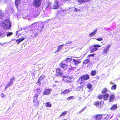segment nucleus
Wrapping results in <instances>:
<instances>
[{
	"instance_id": "f257e3e1",
	"label": "nucleus",
	"mask_w": 120,
	"mask_h": 120,
	"mask_svg": "<svg viewBox=\"0 0 120 120\" xmlns=\"http://www.w3.org/2000/svg\"><path fill=\"white\" fill-rule=\"evenodd\" d=\"M1 25L4 29L8 30L11 27V25L10 20L8 19H6L2 22Z\"/></svg>"
},
{
	"instance_id": "f03ea898",
	"label": "nucleus",
	"mask_w": 120,
	"mask_h": 120,
	"mask_svg": "<svg viewBox=\"0 0 120 120\" xmlns=\"http://www.w3.org/2000/svg\"><path fill=\"white\" fill-rule=\"evenodd\" d=\"M43 23H40V24L39 25V26H41L42 25V27H41L40 28L41 29V30H38H38H36V28H35H35H34V29H33L32 30H33L34 31V32H33V33H34V34H35V35H34L35 36V37H36L37 36V34L38 33V32L39 31H41L42 30V28L44 27V25H42V24Z\"/></svg>"
},
{
	"instance_id": "7ed1b4c3",
	"label": "nucleus",
	"mask_w": 120,
	"mask_h": 120,
	"mask_svg": "<svg viewBox=\"0 0 120 120\" xmlns=\"http://www.w3.org/2000/svg\"><path fill=\"white\" fill-rule=\"evenodd\" d=\"M102 117L101 115H94L91 118L90 120H100Z\"/></svg>"
},
{
	"instance_id": "20e7f679",
	"label": "nucleus",
	"mask_w": 120,
	"mask_h": 120,
	"mask_svg": "<svg viewBox=\"0 0 120 120\" xmlns=\"http://www.w3.org/2000/svg\"><path fill=\"white\" fill-rule=\"evenodd\" d=\"M42 0H34L33 5L36 7H38L40 5Z\"/></svg>"
},
{
	"instance_id": "39448f33",
	"label": "nucleus",
	"mask_w": 120,
	"mask_h": 120,
	"mask_svg": "<svg viewBox=\"0 0 120 120\" xmlns=\"http://www.w3.org/2000/svg\"><path fill=\"white\" fill-rule=\"evenodd\" d=\"M104 102L102 101L100 102L96 101L94 102V105L97 107L100 108L103 105Z\"/></svg>"
},
{
	"instance_id": "423d86ee",
	"label": "nucleus",
	"mask_w": 120,
	"mask_h": 120,
	"mask_svg": "<svg viewBox=\"0 0 120 120\" xmlns=\"http://www.w3.org/2000/svg\"><path fill=\"white\" fill-rule=\"evenodd\" d=\"M67 62L65 61H63L62 63L60 64V65L65 70L68 68Z\"/></svg>"
},
{
	"instance_id": "0eeeda50",
	"label": "nucleus",
	"mask_w": 120,
	"mask_h": 120,
	"mask_svg": "<svg viewBox=\"0 0 120 120\" xmlns=\"http://www.w3.org/2000/svg\"><path fill=\"white\" fill-rule=\"evenodd\" d=\"M15 3V5L18 8V6H22L23 2L22 0H16Z\"/></svg>"
},
{
	"instance_id": "6e6552de",
	"label": "nucleus",
	"mask_w": 120,
	"mask_h": 120,
	"mask_svg": "<svg viewBox=\"0 0 120 120\" xmlns=\"http://www.w3.org/2000/svg\"><path fill=\"white\" fill-rule=\"evenodd\" d=\"M63 78L62 79L63 81H65L66 82H72V78L71 77H67L63 76Z\"/></svg>"
},
{
	"instance_id": "1a4fd4ad",
	"label": "nucleus",
	"mask_w": 120,
	"mask_h": 120,
	"mask_svg": "<svg viewBox=\"0 0 120 120\" xmlns=\"http://www.w3.org/2000/svg\"><path fill=\"white\" fill-rule=\"evenodd\" d=\"M111 46L110 45H108L105 48L102 52L103 54L107 55L108 52L109 50V48Z\"/></svg>"
},
{
	"instance_id": "9d476101",
	"label": "nucleus",
	"mask_w": 120,
	"mask_h": 120,
	"mask_svg": "<svg viewBox=\"0 0 120 120\" xmlns=\"http://www.w3.org/2000/svg\"><path fill=\"white\" fill-rule=\"evenodd\" d=\"M59 7V4L58 2L56 0L55 1V3L53 5V8L54 9H57Z\"/></svg>"
},
{
	"instance_id": "9b49d317",
	"label": "nucleus",
	"mask_w": 120,
	"mask_h": 120,
	"mask_svg": "<svg viewBox=\"0 0 120 120\" xmlns=\"http://www.w3.org/2000/svg\"><path fill=\"white\" fill-rule=\"evenodd\" d=\"M15 79V78L14 77H13L12 78H11L10 80V81H9L7 83V86H9L12 84Z\"/></svg>"
},
{
	"instance_id": "f8f14e48",
	"label": "nucleus",
	"mask_w": 120,
	"mask_h": 120,
	"mask_svg": "<svg viewBox=\"0 0 120 120\" xmlns=\"http://www.w3.org/2000/svg\"><path fill=\"white\" fill-rule=\"evenodd\" d=\"M91 0H77V1L80 5L88 2Z\"/></svg>"
},
{
	"instance_id": "ddd939ff",
	"label": "nucleus",
	"mask_w": 120,
	"mask_h": 120,
	"mask_svg": "<svg viewBox=\"0 0 120 120\" xmlns=\"http://www.w3.org/2000/svg\"><path fill=\"white\" fill-rule=\"evenodd\" d=\"M81 80L83 81L84 80H87L89 78V75H86L81 77Z\"/></svg>"
},
{
	"instance_id": "4468645a",
	"label": "nucleus",
	"mask_w": 120,
	"mask_h": 120,
	"mask_svg": "<svg viewBox=\"0 0 120 120\" xmlns=\"http://www.w3.org/2000/svg\"><path fill=\"white\" fill-rule=\"evenodd\" d=\"M44 75L41 76L39 78L37 82L36 83V84L37 85H38L39 86H40V85L41 82L40 80L41 81L42 80L44 79Z\"/></svg>"
},
{
	"instance_id": "2eb2a0df",
	"label": "nucleus",
	"mask_w": 120,
	"mask_h": 120,
	"mask_svg": "<svg viewBox=\"0 0 120 120\" xmlns=\"http://www.w3.org/2000/svg\"><path fill=\"white\" fill-rule=\"evenodd\" d=\"M52 90L51 89H47L45 90L43 93V94L44 95H48L50 94V92Z\"/></svg>"
},
{
	"instance_id": "dca6fc26",
	"label": "nucleus",
	"mask_w": 120,
	"mask_h": 120,
	"mask_svg": "<svg viewBox=\"0 0 120 120\" xmlns=\"http://www.w3.org/2000/svg\"><path fill=\"white\" fill-rule=\"evenodd\" d=\"M56 72L57 76H59L61 75L63 73L62 72L61 70L59 69H57L56 70Z\"/></svg>"
},
{
	"instance_id": "f3484780",
	"label": "nucleus",
	"mask_w": 120,
	"mask_h": 120,
	"mask_svg": "<svg viewBox=\"0 0 120 120\" xmlns=\"http://www.w3.org/2000/svg\"><path fill=\"white\" fill-rule=\"evenodd\" d=\"M64 45H60L58 46L57 48V50L55 53H56L57 52H58L60 51L62 48V47Z\"/></svg>"
},
{
	"instance_id": "a211bd4d",
	"label": "nucleus",
	"mask_w": 120,
	"mask_h": 120,
	"mask_svg": "<svg viewBox=\"0 0 120 120\" xmlns=\"http://www.w3.org/2000/svg\"><path fill=\"white\" fill-rule=\"evenodd\" d=\"M109 96V95L107 93H105L103 95V98L104 100H108V98Z\"/></svg>"
},
{
	"instance_id": "6ab92c4d",
	"label": "nucleus",
	"mask_w": 120,
	"mask_h": 120,
	"mask_svg": "<svg viewBox=\"0 0 120 120\" xmlns=\"http://www.w3.org/2000/svg\"><path fill=\"white\" fill-rule=\"evenodd\" d=\"M34 106L37 107L39 104V102L38 100H33Z\"/></svg>"
},
{
	"instance_id": "aec40b11",
	"label": "nucleus",
	"mask_w": 120,
	"mask_h": 120,
	"mask_svg": "<svg viewBox=\"0 0 120 120\" xmlns=\"http://www.w3.org/2000/svg\"><path fill=\"white\" fill-rule=\"evenodd\" d=\"M70 91L68 90H65L63 91H62L61 92V94H68V93Z\"/></svg>"
},
{
	"instance_id": "412c9836",
	"label": "nucleus",
	"mask_w": 120,
	"mask_h": 120,
	"mask_svg": "<svg viewBox=\"0 0 120 120\" xmlns=\"http://www.w3.org/2000/svg\"><path fill=\"white\" fill-rule=\"evenodd\" d=\"M97 29L95 30L93 32H92V33L90 34H89V36L91 37L95 35L97 33Z\"/></svg>"
},
{
	"instance_id": "4be33fe9",
	"label": "nucleus",
	"mask_w": 120,
	"mask_h": 120,
	"mask_svg": "<svg viewBox=\"0 0 120 120\" xmlns=\"http://www.w3.org/2000/svg\"><path fill=\"white\" fill-rule=\"evenodd\" d=\"M115 97L113 95H112L110 97L109 101L110 102L112 101L114 99Z\"/></svg>"
},
{
	"instance_id": "5701e85b",
	"label": "nucleus",
	"mask_w": 120,
	"mask_h": 120,
	"mask_svg": "<svg viewBox=\"0 0 120 120\" xmlns=\"http://www.w3.org/2000/svg\"><path fill=\"white\" fill-rule=\"evenodd\" d=\"M25 38H20L16 40V41L17 42V43L19 44L20 42L23 40Z\"/></svg>"
},
{
	"instance_id": "b1692460",
	"label": "nucleus",
	"mask_w": 120,
	"mask_h": 120,
	"mask_svg": "<svg viewBox=\"0 0 120 120\" xmlns=\"http://www.w3.org/2000/svg\"><path fill=\"white\" fill-rule=\"evenodd\" d=\"M37 25V22L34 23L32 24L31 26V27L33 29L34 28H35Z\"/></svg>"
},
{
	"instance_id": "393cba45",
	"label": "nucleus",
	"mask_w": 120,
	"mask_h": 120,
	"mask_svg": "<svg viewBox=\"0 0 120 120\" xmlns=\"http://www.w3.org/2000/svg\"><path fill=\"white\" fill-rule=\"evenodd\" d=\"M38 95L37 94L34 95L33 97V100H37L38 99Z\"/></svg>"
},
{
	"instance_id": "a878e982",
	"label": "nucleus",
	"mask_w": 120,
	"mask_h": 120,
	"mask_svg": "<svg viewBox=\"0 0 120 120\" xmlns=\"http://www.w3.org/2000/svg\"><path fill=\"white\" fill-rule=\"evenodd\" d=\"M35 91L38 94H40L41 93V91L39 89H36Z\"/></svg>"
},
{
	"instance_id": "bb28decb",
	"label": "nucleus",
	"mask_w": 120,
	"mask_h": 120,
	"mask_svg": "<svg viewBox=\"0 0 120 120\" xmlns=\"http://www.w3.org/2000/svg\"><path fill=\"white\" fill-rule=\"evenodd\" d=\"M117 107V105H115L112 106V107L111 108V109L112 110H115L116 109Z\"/></svg>"
},
{
	"instance_id": "cd10ccee",
	"label": "nucleus",
	"mask_w": 120,
	"mask_h": 120,
	"mask_svg": "<svg viewBox=\"0 0 120 120\" xmlns=\"http://www.w3.org/2000/svg\"><path fill=\"white\" fill-rule=\"evenodd\" d=\"M52 4L50 2H47V5H48L47 7L49 8H52L51 7Z\"/></svg>"
},
{
	"instance_id": "c85d7f7f",
	"label": "nucleus",
	"mask_w": 120,
	"mask_h": 120,
	"mask_svg": "<svg viewBox=\"0 0 120 120\" xmlns=\"http://www.w3.org/2000/svg\"><path fill=\"white\" fill-rule=\"evenodd\" d=\"M90 62V60L88 59L85 60L83 62V63L85 64H87Z\"/></svg>"
},
{
	"instance_id": "c756f323",
	"label": "nucleus",
	"mask_w": 120,
	"mask_h": 120,
	"mask_svg": "<svg viewBox=\"0 0 120 120\" xmlns=\"http://www.w3.org/2000/svg\"><path fill=\"white\" fill-rule=\"evenodd\" d=\"M67 113V112L66 111H64L59 116V117L60 118V117L65 115Z\"/></svg>"
},
{
	"instance_id": "7c9ffc66",
	"label": "nucleus",
	"mask_w": 120,
	"mask_h": 120,
	"mask_svg": "<svg viewBox=\"0 0 120 120\" xmlns=\"http://www.w3.org/2000/svg\"><path fill=\"white\" fill-rule=\"evenodd\" d=\"M92 86V85L91 84L89 83L87 85V87L88 88L90 89H91Z\"/></svg>"
},
{
	"instance_id": "2f4dec72",
	"label": "nucleus",
	"mask_w": 120,
	"mask_h": 120,
	"mask_svg": "<svg viewBox=\"0 0 120 120\" xmlns=\"http://www.w3.org/2000/svg\"><path fill=\"white\" fill-rule=\"evenodd\" d=\"M96 74V72L95 71H92L91 72V74L92 76L95 75Z\"/></svg>"
},
{
	"instance_id": "473e14b6",
	"label": "nucleus",
	"mask_w": 120,
	"mask_h": 120,
	"mask_svg": "<svg viewBox=\"0 0 120 120\" xmlns=\"http://www.w3.org/2000/svg\"><path fill=\"white\" fill-rule=\"evenodd\" d=\"M116 87V85H115L113 86L111 88V89L112 90H115Z\"/></svg>"
},
{
	"instance_id": "72a5a7b5",
	"label": "nucleus",
	"mask_w": 120,
	"mask_h": 120,
	"mask_svg": "<svg viewBox=\"0 0 120 120\" xmlns=\"http://www.w3.org/2000/svg\"><path fill=\"white\" fill-rule=\"evenodd\" d=\"M4 16V13L1 11H0V18H2Z\"/></svg>"
},
{
	"instance_id": "f704fd0d",
	"label": "nucleus",
	"mask_w": 120,
	"mask_h": 120,
	"mask_svg": "<svg viewBox=\"0 0 120 120\" xmlns=\"http://www.w3.org/2000/svg\"><path fill=\"white\" fill-rule=\"evenodd\" d=\"M73 61L75 65H77L79 63V61L74 59L73 60Z\"/></svg>"
},
{
	"instance_id": "c9c22d12",
	"label": "nucleus",
	"mask_w": 120,
	"mask_h": 120,
	"mask_svg": "<svg viewBox=\"0 0 120 120\" xmlns=\"http://www.w3.org/2000/svg\"><path fill=\"white\" fill-rule=\"evenodd\" d=\"M72 60L71 58H68L66 59V60H64V61H65L67 62V63L68 64V62H70Z\"/></svg>"
},
{
	"instance_id": "e433bc0d",
	"label": "nucleus",
	"mask_w": 120,
	"mask_h": 120,
	"mask_svg": "<svg viewBox=\"0 0 120 120\" xmlns=\"http://www.w3.org/2000/svg\"><path fill=\"white\" fill-rule=\"evenodd\" d=\"M45 106L47 107H50L51 106V104L49 102H47L46 103Z\"/></svg>"
},
{
	"instance_id": "4c0bfd02",
	"label": "nucleus",
	"mask_w": 120,
	"mask_h": 120,
	"mask_svg": "<svg viewBox=\"0 0 120 120\" xmlns=\"http://www.w3.org/2000/svg\"><path fill=\"white\" fill-rule=\"evenodd\" d=\"M74 99L73 96H71L70 97H68L67 98V100H70L72 99Z\"/></svg>"
},
{
	"instance_id": "58836bf2",
	"label": "nucleus",
	"mask_w": 120,
	"mask_h": 120,
	"mask_svg": "<svg viewBox=\"0 0 120 120\" xmlns=\"http://www.w3.org/2000/svg\"><path fill=\"white\" fill-rule=\"evenodd\" d=\"M6 33H7V35L8 37L10 36L12 34V32Z\"/></svg>"
},
{
	"instance_id": "ea45409f",
	"label": "nucleus",
	"mask_w": 120,
	"mask_h": 120,
	"mask_svg": "<svg viewBox=\"0 0 120 120\" xmlns=\"http://www.w3.org/2000/svg\"><path fill=\"white\" fill-rule=\"evenodd\" d=\"M109 115H107L104 119V120H108L109 119Z\"/></svg>"
},
{
	"instance_id": "a19ab883",
	"label": "nucleus",
	"mask_w": 120,
	"mask_h": 120,
	"mask_svg": "<svg viewBox=\"0 0 120 120\" xmlns=\"http://www.w3.org/2000/svg\"><path fill=\"white\" fill-rule=\"evenodd\" d=\"M107 91L106 89V88H104L102 90L101 93H104L106 92Z\"/></svg>"
},
{
	"instance_id": "79ce46f5",
	"label": "nucleus",
	"mask_w": 120,
	"mask_h": 120,
	"mask_svg": "<svg viewBox=\"0 0 120 120\" xmlns=\"http://www.w3.org/2000/svg\"><path fill=\"white\" fill-rule=\"evenodd\" d=\"M94 46V48H96V47H101V46L99 45H93Z\"/></svg>"
},
{
	"instance_id": "37998d69",
	"label": "nucleus",
	"mask_w": 120,
	"mask_h": 120,
	"mask_svg": "<svg viewBox=\"0 0 120 120\" xmlns=\"http://www.w3.org/2000/svg\"><path fill=\"white\" fill-rule=\"evenodd\" d=\"M98 97L99 99H101L102 98H103V95H100L98 96Z\"/></svg>"
},
{
	"instance_id": "c03bdc74",
	"label": "nucleus",
	"mask_w": 120,
	"mask_h": 120,
	"mask_svg": "<svg viewBox=\"0 0 120 120\" xmlns=\"http://www.w3.org/2000/svg\"><path fill=\"white\" fill-rule=\"evenodd\" d=\"M5 36V35H4L3 34V33H1L0 32V36H2V37L4 36Z\"/></svg>"
},
{
	"instance_id": "a18cd8bd",
	"label": "nucleus",
	"mask_w": 120,
	"mask_h": 120,
	"mask_svg": "<svg viewBox=\"0 0 120 120\" xmlns=\"http://www.w3.org/2000/svg\"><path fill=\"white\" fill-rule=\"evenodd\" d=\"M97 40L99 41H101L103 40L102 38H97L96 39Z\"/></svg>"
},
{
	"instance_id": "49530a36",
	"label": "nucleus",
	"mask_w": 120,
	"mask_h": 120,
	"mask_svg": "<svg viewBox=\"0 0 120 120\" xmlns=\"http://www.w3.org/2000/svg\"><path fill=\"white\" fill-rule=\"evenodd\" d=\"M90 52H94L95 51V49H94V48H92L90 50Z\"/></svg>"
},
{
	"instance_id": "de8ad7c7",
	"label": "nucleus",
	"mask_w": 120,
	"mask_h": 120,
	"mask_svg": "<svg viewBox=\"0 0 120 120\" xmlns=\"http://www.w3.org/2000/svg\"><path fill=\"white\" fill-rule=\"evenodd\" d=\"M94 54H90L88 56V57H90L91 56H92L94 57Z\"/></svg>"
},
{
	"instance_id": "09e8293b",
	"label": "nucleus",
	"mask_w": 120,
	"mask_h": 120,
	"mask_svg": "<svg viewBox=\"0 0 120 120\" xmlns=\"http://www.w3.org/2000/svg\"><path fill=\"white\" fill-rule=\"evenodd\" d=\"M28 28L27 27H25L23 28H21V30L22 31V29H23L24 30H26Z\"/></svg>"
},
{
	"instance_id": "8fccbe9b",
	"label": "nucleus",
	"mask_w": 120,
	"mask_h": 120,
	"mask_svg": "<svg viewBox=\"0 0 120 120\" xmlns=\"http://www.w3.org/2000/svg\"><path fill=\"white\" fill-rule=\"evenodd\" d=\"M75 11L76 12H77L78 11H80V9H79L77 8H75Z\"/></svg>"
},
{
	"instance_id": "3c124183",
	"label": "nucleus",
	"mask_w": 120,
	"mask_h": 120,
	"mask_svg": "<svg viewBox=\"0 0 120 120\" xmlns=\"http://www.w3.org/2000/svg\"><path fill=\"white\" fill-rule=\"evenodd\" d=\"M85 108H84L82 109V110H81L79 112V113H81V112H82L85 109Z\"/></svg>"
},
{
	"instance_id": "603ef678",
	"label": "nucleus",
	"mask_w": 120,
	"mask_h": 120,
	"mask_svg": "<svg viewBox=\"0 0 120 120\" xmlns=\"http://www.w3.org/2000/svg\"><path fill=\"white\" fill-rule=\"evenodd\" d=\"M72 43V41H69L68 42H67L66 43V44H71Z\"/></svg>"
},
{
	"instance_id": "864d4df0",
	"label": "nucleus",
	"mask_w": 120,
	"mask_h": 120,
	"mask_svg": "<svg viewBox=\"0 0 120 120\" xmlns=\"http://www.w3.org/2000/svg\"><path fill=\"white\" fill-rule=\"evenodd\" d=\"M8 87H9V86H8L7 85H6V86H5V89H4L5 90H6V89Z\"/></svg>"
},
{
	"instance_id": "5fc2aeb1",
	"label": "nucleus",
	"mask_w": 120,
	"mask_h": 120,
	"mask_svg": "<svg viewBox=\"0 0 120 120\" xmlns=\"http://www.w3.org/2000/svg\"><path fill=\"white\" fill-rule=\"evenodd\" d=\"M94 49H95V51L96 50H98V48H94Z\"/></svg>"
},
{
	"instance_id": "6e6d98bb",
	"label": "nucleus",
	"mask_w": 120,
	"mask_h": 120,
	"mask_svg": "<svg viewBox=\"0 0 120 120\" xmlns=\"http://www.w3.org/2000/svg\"><path fill=\"white\" fill-rule=\"evenodd\" d=\"M3 0H0V3Z\"/></svg>"
},
{
	"instance_id": "4d7b16f0",
	"label": "nucleus",
	"mask_w": 120,
	"mask_h": 120,
	"mask_svg": "<svg viewBox=\"0 0 120 120\" xmlns=\"http://www.w3.org/2000/svg\"><path fill=\"white\" fill-rule=\"evenodd\" d=\"M110 84L112 83V84H114V83H112V82H110Z\"/></svg>"
},
{
	"instance_id": "13d9d810",
	"label": "nucleus",
	"mask_w": 120,
	"mask_h": 120,
	"mask_svg": "<svg viewBox=\"0 0 120 120\" xmlns=\"http://www.w3.org/2000/svg\"><path fill=\"white\" fill-rule=\"evenodd\" d=\"M7 11L8 12H9V10H7Z\"/></svg>"
},
{
	"instance_id": "bf43d9fd",
	"label": "nucleus",
	"mask_w": 120,
	"mask_h": 120,
	"mask_svg": "<svg viewBox=\"0 0 120 120\" xmlns=\"http://www.w3.org/2000/svg\"><path fill=\"white\" fill-rule=\"evenodd\" d=\"M8 8H7L6 9H7V10H8Z\"/></svg>"
},
{
	"instance_id": "052dcab7",
	"label": "nucleus",
	"mask_w": 120,
	"mask_h": 120,
	"mask_svg": "<svg viewBox=\"0 0 120 120\" xmlns=\"http://www.w3.org/2000/svg\"><path fill=\"white\" fill-rule=\"evenodd\" d=\"M71 69V70H72V69H71H71Z\"/></svg>"
},
{
	"instance_id": "680f3d73",
	"label": "nucleus",
	"mask_w": 120,
	"mask_h": 120,
	"mask_svg": "<svg viewBox=\"0 0 120 120\" xmlns=\"http://www.w3.org/2000/svg\"><path fill=\"white\" fill-rule=\"evenodd\" d=\"M3 97V96H2V97Z\"/></svg>"
},
{
	"instance_id": "e2e57ef3",
	"label": "nucleus",
	"mask_w": 120,
	"mask_h": 120,
	"mask_svg": "<svg viewBox=\"0 0 120 120\" xmlns=\"http://www.w3.org/2000/svg\"><path fill=\"white\" fill-rule=\"evenodd\" d=\"M3 97V96H2V97Z\"/></svg>"
},
{
	"instance_id": "0e129e2a",
	"label": "nucleus",
	"mask_w": 120,
	"mask_h": 120,
	"mask_svg": "<svg viewBox=\"0 0 120 120\" xmlns=\"http://www.w3.org/2000/svg\"><path fill=\"white\" fill-rule=\"evenodd\" d=\"M112 118V117H111V118Z\"/></svg>"
},
{
	"instance_id": "69168bd1",
	"label": "nucleus",
	"mask_w": 120,
	"mask_h": 120,
	"mask_svg": "<svg viewBox=\"0 0 120 120\" xmlns=\"http://www.w3.org/2000/svg\"><path fill=\"white\" fill-rule=\"evenodd\" d=\"M32 30L31 29V30H31V31Z\"/></svg>"
}]
</instances>
